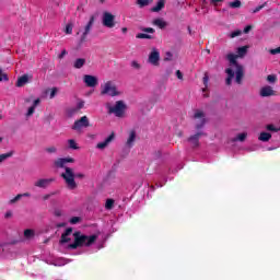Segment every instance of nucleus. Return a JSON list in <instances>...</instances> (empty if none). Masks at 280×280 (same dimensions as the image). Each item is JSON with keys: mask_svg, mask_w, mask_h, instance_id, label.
I'll return each mask as SVG.
<instances>
[{"mask_svg": "<svg viewBox=\"0 0 280 280\" xmlns=\"http://www.w3.org/2000/svg\"><path fill=\"white\" fill-rule=\"evenodd\" d=\"M248 51V46L238 47L236 54L230 52L226 55V60L230 62V68L225 70L228 78L225 80L228 85H231L233 78H235L237 84H242L244 78V67L237 63V58H244Z\"/></svg>", "mask_w": 280, "mask_h": 280, "instance_id": "f257e3e1", "label": "nucleus"}, {"mask_svg": "<svg viewBox=\"0 0 280 280\" xmlns=\"http://www.w3.org/2000/svg\"><path fill=\"white\" fill-rule=\"evenodd\" d=\"M97 240V235H84L81 232H73V229L68 228L61 235L60 243L69 244V248L75 249L80 246H91Z\"/></svg>", "mask_w": 280, "mask_h": 280, "instance_id": "f03ea898", "label": "nucleus"}, {"mask_svg": "<svg viewBox=\"0 0 280 280\" xmlns=\"http://www.w3.org/2000/svg\"><path fill=\"white\" fill-rule=\"evenodd\" d=\"M66 185L69 189H75L78 184H75V178H84V174L78 173L74 174L72 168L66 167V172L61 174Z\"/></svg>", "mask_w": 280, "mask_h": 280, "instance_id": "7ed1b4c3", "label": "nucleus"}, {"mask_svg": "<svg viewBox=\"0 0 280 280\" xmlns=\"http://www.w3.org/2000/svg\"><path fill=\"white\" fill-rule=\"evenodd\" d=\"M101 95H109V97H118L121 95V91L117 89L115 81H106L101 85Z\"/></svg>", "mask_w": 280, "mask_h": 280, "instance_id": "20e7f679", "label": "nucleus"}, {"mask_svg": "<svg viewBox=\"0 0 280 280\" xmlns=\"http://www.w3.org/2000/svg\"><path fill=\"white\" fill-rule=\"evenodd\" d=\"M106 108L110 115H115V117H124V113H126V103L124 101H117L114 106H112L110 103H107Z\"/></svg>", "mask_w": 280, "mask_h": 280, "instance_id": "39448f33", "label": "nucleus"}, {"mask_svg": "<svg viewBox=\"0 0 280 280\" xmlns=\"http://www.w3.org/2000/svg\"><path fill=\"white\" fill-rule=\"evenodd\" d=\"M102 23L104 27H108L109 30H113V27H115L116 25L115 15L108 11L104 12L102 16Z\"/></svg>", "mask_w": 280, "mask_h": 280, "instance_id": "423d86ee", "label": "nucleus"}, {"mask_svg": "<svg viewBox=\"0 0 280 280\" xmlns=\"http://www.w3.org/2000/svg\"><path fill=\"white\" fill-rule=\"evenodd\" d=\"M194 119H195L196 130H201V128L205 126V124L207 121L205 119V113L200 109L195 110Z\"/></svg>", "mask_w": 280, "mask_h": 280, "instance_id": "0eeeda50", "label": "nucleus"}, {"mask_svg": "<svg viewBox=\"0 0 280 280\" xmlns=\"http://www.w3.org/2000/svg\"><path fill=\"white\" fill-rule=\"evenodd\" d=\"M83 82H84L85 86H89V89H95V86H97V84H100V80L97 79V77L92 75V74H84Z\"/></svg>", "mask_w": 280, "mask_h": 280, "instance_id": "6e6552de", "label": "nucleus"}, {"mask_svg": "<svg viewBox=\"0 0 280 280\" xmlns=\"http://www.w3.org/2000/svg\"><path fill=\"white\" fill-rule=\"evenodd\" d=\"M161 60V52H159V49L152 48L150 55H149V62L153 67H159V61Z\"/></svg>", "mask_w": 280, "mask_h": 280, "instance_id": "1a4fd4ad", "label": "nucleus"}, {"mask_svg": "<svg viewBox=\"0 0 280 280\" xmlns=\"http://www.w3.org/2000/svg\"><path fill=\"white\" fill-rule=\"evenodd\" d=\"M55 180V178H39L34 183V186L39 189H47Z\"/></svg>", "mask_w": 280, "mask_h": 280, "instance_id": "9d476101", "label": "nucleus"}, {"mask_svg": "<svg viewBox=\"0 0 280 280\" xmlns=\"http://www.w3.org/2000/svg\"><path fill=\"white\" fill-rule=\"evenodd\" d=\"M67 163H75L73 158H59L55 160L54 165L55 167H65L67 170Z\"/></svg>", "mask_w": 280, "mask_h": 280, "instance_id": "9b49d317", "label": "nucleus"}, {"mask_svg": "<svg viewBox=\"0 0 280 280\" xmlns=\"http://www.w3.org/2000/svg\"><path fill=\"white\" fill-rule=\"evenodd\" d=\"M82 128H89V117L86 116L81 117L72 126V130H82Z\"/></svg>", "mask_w": 280, "mask_h": 280, "instance_id": "f8f14e48", "label": "nucleus"}, {"mask_svg": "<svg viewBox=\"0 0 280 280\" xmlns=\"http://www.w3.org/2000/svg\"><path fill=\"white\" fill-rule=\"evenodd\" d=\"M93 23H95V18L91 16L90 21L88 22V24L84 27V32L81 36V43H84L86 40V36H89V33L91 32V27H93Z\"/></svg>", "mask_w": 280, "mask_h": 280, "instance_id": "ddd939ff", "label": "nucleus"}, {"mask_svg": "<svg viewBox=\"0 0 280 280\" xmlns=\"http://www.w3.org/2000/svg\"><path fill=\"white\" fill-rule=\"evenodd\" d=\"M113 139H115V133L109 135V136L105 139V141L98 142V143L96 144L97 150H105V148H108V145H109L110 141H113Z\"/></svg>", "mask_w": 280, "mask_h": 280, "instance_id": "4468645a", "label": "nucleus"}, {"mask_svg": "<svg viewBox=\"0 0 280 280\" xmlns=\"http://www.w3.org/2000/svg\"><path fill=\"white\" fill-rule=\"evenodd\" d=\"M30 80H32V75L23 74L22 77H20L18 79L15 86L21 89L22 86H25V84H27L30 82Z\"/></svg>", "mask_w": 280, "mask_h": 280, "instance_id": "2eb2a0df", "label": "nucleus"}, {"mask_svg": "<svg viewBox=\"0 0 280 280\" xmlns=\"http://www.w3.org/2000/svg\"><path fill=\"white\" fill-rule=\"evenodd\" d=\"M202 135H205V132L198 131L195 136H191L188 139V141L192 148H198V145H199L198 140L200 139V137H202Z\"/></svg>", "mask_w": 280, "mask_h": 280, "instance_id": "dca6fc26", "label": "nucleus"}, {"mask_svg": "<svg viewBox=\"0 0 280 280\" xmlns=\"http://www.w3.org/2000/svg\"><path fill=\"white\" fill-rule=\"evenodd\" d=\"M40 104V98H36L33 101L32 106L27 108L26 117H32L34 113H36V107Z\"/></svg>", "mask_w": 280, "mask_h": 280, "instance_id": "f3484780", "label": "nucleus"}, {"mask_svg": "<svg viewBox=\"0 0 280 280\" xmlns=\"http://www.w3.org/2000/svg\"><path fill=\"white\" fill-rule=\"evenodd\" d=\"M136 140H137V132H135V130H131L129 132V137L126 142V148H128L130 150V148H132V145H135Z\"/></svg>", "mask_w": 280, "mask_h": 280, "instance_id": "a211bd4d", "label": "nucleus"}, {"mask_svg": "<svg viewBox=\"0 0 280 280\" xmlns=\"http://www.w3.org/2000/svg\"><path fill=\"white\" fill-rule=\"evenodd\" d=\"M261 97H270L271 95H275V90L270 85L264 86L260 90Z\"/></svg>", "mask_w": 280, "mask_h": 280, "instance_id": "6ab92c4d", "label": "nucleus"}, {"mask_svg": "<svg viewBox=\"0 0 280 280\" xmlns=\"http://www.w3.org/2000/svg\"><path fill=\"white\" fill-rule=\"evenodd\" d=\"M12 156H14V151H9L7 153L0 154V165L1 163L8 161V159H12Z\"/></svg>", "mask_w": 280, "mask_h": 280, "instance_id": "aec40b11", "label": "nucleus"}, {"mask_svg": "<svg viewBox=\"0 0 280 280\" xmlns=\"http://www.w3.org/2000/svg\"><path fill=\"white\" fill-rule=\"evenodd\" d=\"M84 65H86V59H84V58H78V59L73 62L74 69H82V67H84Z\"/></svg>", "mask_w": 280, "mask_h": 280, "instance_id": "412c9836", "label": "nucleus"}, {"mask_svg": "<svg viewBox=\"0 0 280 280\" xmlns=\"http://www.w3.org/2000/svg\"><path fill=\"white\" fill-rule=\"evenodd\" d=\"M165 8V0H159L156 5L152 8V12H161Z\"/></svg>", "mask_w": 280, "mask_h": 280, "instance_id": "4be33fe9", "label": "nucleus"}, {"mask_svg": "<svg viewBox=\"0 0 280 280\" xmlns=\"http://www.w3.org/2000/svg\"><path fill=\"white\" fill-rule=\"evenodd\" d=\"M246 137H248V133L246 132L238 133L235 138L232 139V143H235V141L244 142L246 141Z\"/></svg>", "mask_w": 280, "mask_h": 280, "instance_id": "5701e85b", "label": "nucleus"}, {"mask_svg": "<svg viewBox=\"0 0 280 280\" xmlns=\"http://www.w3.org/2000/svg\"><path fill=\"white\" fill-rule=\"evenodd\" d=\"M258 139L259 141L267 142L270 141V139H272V135H270L269 132H261Z\"/></svg>", "mask_w": 280, "mask_h": 280, "instance_id": "b1692460", "label": "nucleus"}, {"mask_svg": "<svg viewBox=\"0 0 280 280\" xmlns=\"http://www.w3.org/2000/svg\"><path fill=\"white\" fill-rule=\"evenodd\" d=\"M153 25H156L158 27H160V30H163L164 27H166L167 23H165L163 19H155L153 21Z\"/></svg>", "mask_w": 280, "mask_h": 280, "instance_id": "393cba45", "label": "nucleus"}, {"mask_svg": "<svg viewBox=\"0 0 280 280\" xmlns=\"http://www.w3.org/2000/svg\"><path fill=\"white\" fill-rule=\"evenodd\" d=\"M68 148L70 150H80V147H78V142H75V140L73 139L68 140Z\"/></svg>", "mask_w": 280, "mask_h": 280, "instance_id": "a878e982", "label": "nucleus"}, {"mask_svg": "<svg viewBox=\"0 0 280 280\" xmlns=\"http://www.w3.org/2000/svg\"><path fill=\"white\" fill-rule=\"evenodd\" d=\"M136 38H140V39H147V40H152V35L150 34H145V33H139L136 35Z\"/></svg>", "mask_w": 280, "mask_h": 280, "instance_id": "bb28decb", "label": "nucleus"}, {"mask_svg": "<svg viewBox=\"0 0 280 280\" xmlns=\"http://www.w3.org/2000/svg\"><path fill=\"white\" fill-rule=\"evenodd\" d=\"M113 207H115V200L114 199H107L105 202V209H107V211H110V209H113Z\"/></svg>", "mask_w": 280, "mask_h": 280, "instance_id": "cd10ccee", "label": "nucleus"}, {"mask_svg": "<svg viewBox=\"0 0 280 280\" xmlns=\"http://www.w3.org/2000/svg\"><path fill=\"white\" fill-rule=\"evenodd\" d=\"M9 80L8 73L3 72V69H0V82H8Z\"/></svg>", "mask_w": 280, "mask_h": 280, "instance_id": "c85d7f7f", "label": "nucleus"}, {"mask_svg": "<svg viewBox=\"0 0 280 280\" xmlns=\"http://www.w3.org/2000/svg\"><path fill=\"white\" fill-rule=\"evenodd\" d=\"M35 233H34V230H25L24 231V237L26 240H32V237H34Z\"/></svg>", "mask_w": 280, "mask_h": 280, "instance_id": "c756f323", "label": "nucleus"}, {"mask_svg": "<svg viewBox=\"0 0 280 280\" xmlns=\"http://www.w3.org/2000/svg\"><path fill=\"white\" fill-rule=\"evenodd\" d=\"M229 7L232 8V9L242 8V1L235 0L233 2H230Z\"/></svg>", "mask_w": 280, "mask_h": 280, "instance_id": "7c9ffc66", "label": "nucleus"}, {"mask_svg": "<svg viewBox=\"0 0 280 280\" xmlns=\"http://www.w3.org/2000/svg\"><path fill=\"white\" fill-rule=\"evenodd\" d=\"M137 3L140 8H145V5L150 4V0H137Z\"/></svg>", "mask_w": 280, "mask_h": 280, "instance_id": "2f4dec72", "label": "nucleus"}, {"mask_svg": "<svg viewBox=\"0 0 280 280\" xmlns=\"http://www.w3.org/2000/svg\"><path fill=\"white\" fill-rule=\"evenodd\" d=\"M267 5V2L256 7L254 10H253V14H257V12H260V10H264V8H266Z\"/></svg>", "mask_w": 280, "mask_h": 280, "instance_id": "473e14b6", "label": "nucleus"}, {"mask_svg": "<svg viewBox=\"0 0 280 280\" xmlns=\"http://www.w3.org/2000/svg\"><path fill=\"white\" fill-rule=\"evenodd\" d=\"M46 152H48V154H56V152H58V148L48 147V148H46Z\"/></svg>", "mask_w": 280, "mask_h": 280, "instance_id": "72a5a7b5", "label": "nucleus"}, {"mask_svg": "<svg viewBox=\"0 0 280 280\" xmlns=\"http://www.w3.org/2000/svg\"><path fill=\"white\" fill-rule=\"evenodd\" d=\"M65 32L66 34H73V24H67Z\"/></svg>", "mask_w": 280, "mask_h": 280, "instance_id": "f704fd0d", "label": "nucleus"}, {"mask_svg": "<svg viewBox=\"0 0 280 280\" xmlns=\"http://www.w3.org/2000/svg\"><path fill=\"white\" fill-rule=\"evenodd\" d=\"M237 36H242V31L237 30L230 34V38H237Z\"/></svg>", "mask_w": 280, "mask_h": 280, "instance_id": "c9c22d12", "label": "nucleus"}, {"mask_svg": "<svg viewBox=\"0 0 280 280\" xmlns=\"http://www.w3.org/2000/svg\"><path fill=\"white\" fill-rule=\"evenodd\" d=\"M84 108V101H80L78 104H77V108L73 109V113H78V110Z\"/></svg>", "mask_w": 280, "mask_h": 280, "instance_id": "e433bc0d", "label": "nucleus"}, {"mask_svg": "<svg viewBox=\"0 0 280 280\" xmlns=\"http://www.w3.org/2000/svg\"><path fill=\"white\" fill-rule=\"evenodd\" d=\"M267 81L272 84V83L277 82V77L275 74H269L267 77Z\"/></svg>", "mask_w": 280, "mask_h": 280, "instance_id": "4c0bfd02", "label": "nucleus"}, {"mask_svg": "<svg viewBox=\"0 0 280 280\" xmlns=\"http://www.w3.org/2000/svg\"><path fill=\"white\" fill-rule=\"evenodd\" d=\"M267 130L270 132H279V129L275 127V125H268Z\"/></svg>", "mask_w": 280, "mask_h": 280, "instance_id": "58836bf2", "label": "nucleus"}, {"mask_svg": "<svg viewBox=\"0 0 280 280\" xmlns=\"http://www.w3.org/2000/svg\"><path fill=\"white\" fill-rule=\"evenodd\" d=\"M142 32H145L147 34H154V28L152 27H143L141 28Z\"/></svg>", "mask_w": 280, "mask_h": 280, "instance_id": "ea45409f", "label": "nucleus"}, {"mask_svg": "<svg viewBox=\"0 0 280 280\" xmlns=\"http://www.w3.org/2000/svg\"><path fill=\"white\" fill-rule=\"evenodd\" d=\"M269 54H271V56H277V54H280V47L270 49Z\"/></svg>", "mask_w": 280, "mask_h": 280, "instance_id": "a19ab883", "label": "nucleus"}, {"mask_svg": "<svg viewBox=\"0 0 280 280\" xmlns=\"http://www.w3.org/2000/svg\"><path fill=\"white\" fill-rule=\"evenodd\" d=\"M131 67L133 69H141V65L139 62H137V60L131 61Z\"/></svg>", "mask_w": 280, "mask_h": 280, "instance_id": "79ce46f5", "label": "nucleus"}, {"mask_svg": "<svg viewBox=\"0 0 280 280\" xmlns=\"http://www.w3.org/2000/svg\"><path fill=\"white\" fill-rule=\"evenodd\" d=\"M80 222V217H73L70 219V224H78Z\"/></svg>", "mask_w": 280, "mask_h": 280, "instance_id": "37998d69", "label": "nucleus"}, {"mask_svg": "<svg viewBox=\"0 0 280 280\" xmlns=\"http://www.w3.org/2000/svg\"><path fill=\"white\" fill-rule=\"evenodd\" d=\"M21 198V195L19 194L18 196H15L13 199H11L9 201L10 205H14V202H19V199Z\"/></svg>", "mask_w": 280, "mask_h": 280, "instance_id": "c03bdc74", "label": "nucleus"}, {"mask_svg": "<svg viewBox=\"0 0 280 280\" xmlns=\"http://www.w3.org/2000/svg\"><path fill=\"white\" fill-rule=\"evenodd\" d=\"M56 93H58V89L54 88L50 92V100H54L56 97Z\"/></svg>", "mask_w": 280, "mask_h": 280, "instance_id": "a18cd8bd", "label": "nucleus"}, {"mask_svg": "<svg viewBox=\"0 0 280 280\" xmlns=\"http://www.w3.org/2000/svg\"><path fill=\"white\" fill-rule=\"evenodd\" d=\"M203 84L207 89V84H209V75L208 74H205V77H203Z\"/></svg>", "mask_w": 280, "mask_h": 280, "instance_id": "49530a36", "label": "nucleus"}, {"mask_svg": "<svg viewBox=\"0 0 280 280\" xmlns=\"http://www.w3.org/2000/svg\"><path fill=\"white\" fill-rule=\"evenodd\" d=\"M172 52L171 51H167L166 54H165V58H164V60H172Z\"/></svg>", "mask_w": 280, "mask_h": 280, "instance_id": "de8ad7c7", "label": "nucleus"}, {"mask_svg": "<svg viewBox=\"0 0 280 280\" xmlns=\"http://www.w3.org/2000/svg\"><path fill=\"white\" fill-rule=\"evenodd\" d=\"M250 30H253V26L247 25V26L244 28V34H248V32H250Z\"/></svg>", "mask_w": 280, "mask_h": 280, "instance_id": "09e8293b", "label": "nucleus"}, {"mask_svg": "<svg viewBox=\"0 0 280 280\" xmlns=\"http://www.w3.org/2000/svg\"><path fill=\"white\" fill-rule=\"evenodd\" d=\"M176 75H177L178 80H183V72H180V70L176 71Z\"/></svg>", "mask_w": 280, "mask_h": 280, "instance_id": "8fccbe9b", "label": "nucleus"}, {"mask_svg": "<svg viewBox=\"0 0 280 280\" xmlns=\"http://www.w3.org/2000/svg\"><path fill=\"white\" fill-rule=\"evenodd\" d=\"M21 198H30L32 196L30 192L20 194Z\"/></svg>", "mask_w": 280, "mask_h": 280, "instance_id": "3c124183", "label": "nucleus"}, {"mask_svg": "<svg viewBox=\"0 0 280 280\" xmlns=\"http://www.w3.org/2000/svg\"><path fill=\"white\" fill-rule=\"evenodd\" d=\"M55 215L60 218V215H62V210H55Z\"/></svg>", "mask_w": 280, "mask_h": 280, "instance_id": "603ef678", "label": "nucleus"}, {"mask_svg": "<svg viewBox=\"0 0 280 280\" xmlns=\"http://www.w3.org/2000/svg\"><path fill=\"white\" fill-rule=\"evenodd\" d=\"M222 1L224 0H211V3H213V5H218V3H222Z\"/></svg>", "mask_w": 280, "mask_h": 280, "instance_id": "864d4df0", "label": "nucleus"}, {"mask_svg": "<svg viewBox=\"0 0 280 280\" xmlns=\"http://www.w3.org/2000/svg\"><path fill=\"white\" fill-rule=\"evenodd\" d=\"M49 198H51V195H50V194H47V195H44V196H43V200H49Z\"/></svg>", "mask_w": 280, "mask_h": 280, "instance_id": "5fc2aeb1", "label": "nucleus"}, {"mask_svg": "<svg viewBox=\"0 0 280 280\" xmlns=\"http://www.w3.org/2000/svg\"><path fill=\"white\" fill-rule=\"evenodd\" d=\"M67 56V50H62L61 54L59 55V58H65Z\"/></svg>", "mask_w": 280, "mask_h": 280, "instance_id": "6e6d98bb", "label": "nucleus"}, {"mask_svg": "<svg viewBox=\"0 0 280 280\" xmlns=\"http://www.w3.org/2000/svg\"><path fill=\"white\" fill-rule=\"evenodd\" d=\"M24 102H25V104L32 103V97H26V98H24Z\"/></svg>", "mask_w": 280, "mask_h": 280, "instance_id": "4d7b16f0", "label": "nucleus"}, {"mask_svg": "<svg viewBox=\"0 0 280 280\" xmlns=\"http://www.w3.org/2000/svg\"><path fill=\"white\" fill-rule=\"evenodd\" d=\"M5 218H12V211L7 212Z\"/></svg>", "mask_w": 280, "mask_h": 280, "instance_id": "13d9d810", "label": "nucleus"}, {"mask_svg": "<svg viewBox=\"0 0 280 280\" xmlns=\"http://www.w3.org/2000/svg\"><path fill=\"white\" fill-rule=\"evenodd\" d=\"M121 32H122V34H127L128 28H127V27H122V28H121Z\"/></svg>", "mask_w": 280, "mask_h": 280, "instance_id": "bf43d9fd", "label": "nucleus"}, {"mask_svg": "<svg viewBox=\"0 0 280 280\" xmlns=\"http://www.w3.org/2000/svg\"><path fill=\"white\" fill-rule=\"evenodd\" d=\"M156 187H163V185H159V184H156Z\"/></svg>", "mask_w": 280, "mask_h": 280, "instance_id": "052dcab7", "label": "nucleus"}, {"mask_svg": "<svg viewBox=\"0 0 280 280\" xmlns=\"http://www.w3.org/2000/svg\"><path fill=\"white\" fill-rule=\"evenodd\" d=\"M1 119H3V116L0 115V121H1Z\"/></svg>", "mask_w": 280, "mask_h": 280, "instance_id": "680f3d73", "label": "nucleus"}, {"mask_svg": "<svg viewBox=\"0 0 280 280\" xmlns=\"http://www.w3.org/2000/svg\"><path fill=\"white\" fill-rule=\"evenodd\" d=\"M1 141H3V138H0V143H1Z\"/></svg>", "mask_w": 280, "mask_h": 280, "instance_id": "e2e57ef3", "label": "nucleus"}, {"mask_svg": "<svg viewBox=\"0 0 280 280\" xmlns=\"http://www.w3.org/2000/svg\"><path fill=\"white\" fill-rule=\"evenodd\" d=\"M101 1V3H104V0H100Z\"/></svg>", "mask_w": 280, "mask_h": 280, "instance_id": "0e129e2a", "label": "nucleus"}, {"mask_svg": "<svg viewBox=\"0 0 280 280\" xmlns=\"http://www.w3.org/2000/svg\"><path fill=\"white\" fill-rule=\"evenodd\" d=\"M268 150H272V148H269Z\"/></svg>", "mask_w": 280, "mask_h": 280, "instance_id": "69168bd1", "label": "nucleus"}]
</instances>
